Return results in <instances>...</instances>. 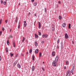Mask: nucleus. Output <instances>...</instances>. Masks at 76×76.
<instances>
[{"mask_svg":"<svg viewBox=\"0 0 76 76\" xmlns=\"http://www.w3.org/2000/svg\"><path fill=\"white\" fill-rule=\"evenodd\" d=\"M39 29L40 27H41V23L40 22H39Z\"/></svg>","mask_w":76,"mask_h":76,"instance_id":"ddd939ff","label":"nucleus"},{"mask_svg":"<svg viewBox=\"0 0 76 76\" xmlns=\"http://www.w3.org/2000/svg\"><path fill=\"white\" fill-rule=\"evenodd\" d=\"M75 64H73V66H72V70H74V69H75Z\"/></svg>","mask_w":76,"mask_h":76,"instance_id":"f8f14e48","label":"nucleus"},{"mask_svg":"<svg viewBox=\"0 0 76 76\" xmlns=\"http://www.w3.org/2000/svg\"><path fill=\"white\" fill-rule=\"evenodd\" d=\"M61 50H62V49H63V42H61Z\"/></svg>","mask_w":76,"mask_h":76,"instance_id":"0eeeda50","label":"nucleus"},{"mask_svg":"<svg viewBox=\"0 0 76 76\" xmlns=\"http://www.w3.org/2000/svg\"><path fill=\"white\" fill-rule=\"evenodd\" d=\"M11 38H12V36L10 35L9 36V37H8L9 39H10Z\"/></svg>","mask_w":76,"mask_h":76,"instance_id":"c85d7f7f","label":"nucleus"},{"mask_svg":"<svg viewBox=\"0 0 76 76\" xmlns=\"http://www.w3.org/2000/svg\"><path fill=\"white\" fill-rule=\"evenodd\" d=\"M3 4L4 5H5L6 4V2H5V1H4V2H3Z\"/></svg>","mask_w":76,"mask_h":76,"instance_id":"72a5a7b5","label":"nucleus"},{"mask_svg":"<svg viewBox=\"0 0 76 76\" xmlns=\"http://www.w3.org/2000/svg\"><path fill=\"white\" fill-rule=\"evenodd\" d=\"M24 41H25V37H23V39L22 40V42H23Z\"/></svg>","mask_w":76,"mask_h":76,"instance_id":"b1692460","label":"nucleus"},{"mask_svg":"<svg viewBox=\"0 0 76 76\" xmlns=\"http://www.w3.org/2000/svg\"><path fill=\"white\" fill-rule=\"evenodd\" d=\"M44 42L43 41H42V44H44Z\"/></svg>","mask_w":76,"mask_h":76,"instance_id":"79ce46f5","label":"nucleus"},{"mask_svg":"<svg viewBox=\"0 0 76 76\" xmlns=\"http://www.w3.org/2000/svg\"><path fill=\"white\" fill-rule=\"evenodd\" d=\"M41 56H42V54L40 52L39 53V57H41Z\"/></svg>","mask_w":76,"mask_h":76,"instance_id":"a211bd4d","label":"nucleus"},{"mask_svg":"<svg viewBox=\"0 0 76 76\" xmlns=\"http://www.w3.org/2000/svg\"><path fill=\"white\" fill-rule=\"evenodd\" d=\"M58 3H59V4H60V3H61V2H60V1H59Z\"/></svg>","mask_w":76,"mask_h":76,"instance_id":"864d4df0","label":"nucleus"},{"mask_svg":"<svg viewBox=\"0 0 76 76\" xmlns=\"http://www.w3.org/2000/svg\"><path fill=\"white\" fill-rule=\"evenodd\" d=\"M1 56H0V61H1Z\"/></svg>","mask_w":76,"mask_h":76,"instance_id":"ea45409f","label":"nucleus"},{"mask_svg":"<svg viewBox=\"0 0 76 76\" xmlns=\"http://www.w3.org/2000/svg\"><path fill=\"white\" fill-rule=\"evenodd\" d=\"M6 52H7L8 51H9V49H8V48H6Z\"/></svg>","mask_w":76,"mask_h":76,"instance_id":"aec40b11","label":"nucleus"},{"mask_svg":"<svg viewBox=\"0 0 76 76\" xmlns=\"http://www.w3.org/2000/svg\"><path fill=\"white\" fill-rule=\"evenodd\" d=\"M69 73H70V71L68 70L66 72V74L67 75H69V74H69Z\"/></svg>","mask_w":76,"mask_h":76,"instance_id":"2eb2a0df","label":"nucleus"},{"mask_svg":"<svg viewBox=\"0 0 76 76\" xmlns=\"http://www.w3.org/2000/svg\"><path fill=\"white\" fill-rule=\"evenodd\" d=\"M56 7H58V5H57Z\"/></svg>","mask_w":76,"mask_h":76,"instance_id":"052dcab7","label":"nucleus"},{"mask_svg":"<svg viewBox=\"0 0 76 76\" xmlns=\"http://www.w3.org/2000/svg\"><path fill=\"white\" fill-rule=\"evenodd\" d=\"M73 69H72L71 70V73H72V72H73Z\"/></svg>","mask_w":76,"mask_h":76,"instance_id":"c03bdc74","label":"nucleus"},{"mask_svg":"<svg viewBox=\"0 0 76 76\" xmlns=\"http://www.w3.org/2000/svg\"><path fill=\"white\" fill-rule=\"evenodd\" d=\"M34 0H32L31 2H34Z\"/></svg>","mask_w":76,"mask_h":76,"instance_id":"603ef678","label":"nucleus"},{"mask_svg":"<svg viewBox=\"0 0 76 76\" xmlns=\"http://www.w3.org/2000/svg\"><path fill=\"white\" fill-rule=\"evenodd\" d=\"M54 28L53 27L52 28V30L53 31H54Z\"/></svg>","mask_w":76,"mask_h":76,"instance_id":"e433bc0d","label":"nucleus"},{"mask_svg":"<svg viewBox=\"0 0 76 76\" xmlns=\"http://www.w3.org/2000/svg\"><path fill=\"white\" fill-rule=\"evenodd\" d=\"M64 69H66V66L64 67Z\"/></svg>","mask_w":76,"mask_h":76,"instance_id":"6e6d98bb","label":"nucleus"},{"mask_svg":"<svg viewBox=\"0 0 76 76\" xmlns=\"http://www.w3.org/2000/svg\"><path fill=\"white\" fill-rule=\"evenodd\" d=\"M37 2H34V6H36L37 5Z\"/></svg>","mask_w":76,"mask_h":76,"instance_id":"4468645a","label":"nucleus"},{"mask_svg":"<svg viewBox=\"0 0 76 76\" xmlns=\"http://www.w3.org/2000/svg\"><path fill=\"white\" fill-rule=\"evenodd\" d=\"M57 48H58V49L59 48V46H57Z\"/></svg>","mask_w":76,"mask_h":76,"instance_id":"3c124183","label":"nucleus"},{"mask_svg":"<svg viewBox=\"0 0 76 76\" xmlns=\"http://www.w3.org/2000/svg\"><path fill=\"white\" fill-rule=\"evenodd\" d=\"M35 37L36 38H38V35H37V34H35Z\"/></svg>","mask_w":76,"mask_h":76,"instance_id":"4be33fe9","label":"nucleus"},{"mask_svg":"<svg viewBox=\"0 0 76 76\" xmlns=\"http://www.w3.org/2000/svg\"><path fill=\"white\" fill-rule=\"evenodd\" d=\"M71 26V24H70V23L69 24V26H68L69 29H70V28Z\"/></svg>","mask_w":76,"mask_h":76,"instance_id":"f3484780","label":"nucleus"},{"mask_svg":"<svg viewBox=\"0 0 76 76\" xmlns=\"http://www.w3.org/2000/svg\"><path fill=\"white\" fill-rule=\"evenodd\" d=\"M1 21H3V19H2L0 20V25L1 24Z\"/></svg>","mask_w":76,"mask_h":76,"instance_id":"393cba45","label":"nucleus"},{"mask_svg":"<svg viewBox=\"0 0 76 76\" xmlns=\"http://www.w3.org/2000/svg\"><path fill=\"white\" fill-rule=\"evenodd\" d=\"M62 18L61 17V16H60L59 17V19H61Z\"/></svg>","mask_w":76,"mask_h":76,"instance_id":"7c9ffc66","label":"nucleus"},{"mask_svg":"<svg viewBox=\"0 0 76 76\" xmlns=\"http://www.w3.org/2000/svg\"><path fill=\"white\" fill-rule=\"evenodd\" d=\"M2 33V32H1V31H0V34H1Z\"/></svg>","mask_w":76,"mask_h":76,"instance_id":"de8ad7c7","label":"nucleus"},{"mask_svg":"<svg viewBox=\"0 0 76 76\" xmlns=\"http://www.w3.org/2000/svg\"><path fill=\"white\" fill-rule=\"evenodd\" d=\"M13 45H14V47L15 48V42H13Z\"/></svg>","mask_w":76,"mask_h":76,"instance_id":"a878e982","label":"nucleus"},{"mask_svg":"<svg viewBox=\"0 0 76 76\" xmlns=\"http://www.w3.org/2000/svg\"><path fill=\"white\" fill-rule=\"evenodd\" d=\"M6 0V1H7L8 0Z\"/></svg>","mask_w":76,"mask_h":76,"instance_id":"69168bd1","label":"nucleus"},{"mask_svg":"<svg viewBox=\"0 0 76 76\" xmlns=\"http://www.w3.org/2000/svg\"><path fill=\"white\" fill-rule=\"evenodd\" d=\"M19 6H20V4H19Z\"/></svg>","mask_w":76,"mask_h":76,"instance_id":"338daca9","label":"nucleus"},{"mask_svg":"<svg viewBox=\"0 0 76 76\" xmlns=\"http://www.w3.org/2000/svg\"><path fill=\"white\" fill-rule=\"evenodd\" d=\"M35 53L37 54L38 53V49H37L35 50Z\"/></svg>","mask_w":76,"mask_h":76,"instance_id":"39448f33","label":"nucleus"},{"mask_svg":"<svg viewBox=\"0 0 76 76\" xmlns=\"http://www.w3.org/2000/svg\"><path fill=\"white\" fill-rule=\"evenodd\" d=\"M45 37V35L43 34V35H42L43 38H44Z\"/></svg>","mask_w":76,"mask_h":76,"instance_id":"37998d69","label":"nucleus"},{"mask_svg":"<svg viewBox=\"0 0 76 76\" xmlns=\"http://www.w3.org/2000/svg\"><path fill=\"white\" fill-rule=\"evenodd\" d=\"M65 39H67L69 38V36H68L67 33L65 34Z\"/></svg>","mask_w":76,"mask_h":76,"instance_id":"f03ea898","label":"nucleus"},{"mask_svg":"<svg viewBox=\"0 0 76 76\" xmlns=\"http://www.w3.org/2000/svg\"><path fill=\"white\" fill-rule=\"evenodd\" d=\"M72 75H73V72H72Z\"/></svg>","mask_w":76,"mask_h":76,"instance_id":"0e129e2a","label":"nucleus"},{"mask_svg":"<svg viewBox=\"0 0 76 76\" xmlns=\"http://www.w3.org/2000/svg\"><path fill=\"white\" fill-rule=\"evenodd\" d=\"M20 28V25H19V26L18 27V28Z\"/></svg>","mask_w":76,"mask_h":76,"instance_id":"8fccbe9b","label":"nucleus"},{"mask_svg":"<svg viewBox=\"0 0 76 76\" xmlns=\"http://www.w3.org/2000/svg\"><path fill=\"white\" fill-rule=\"evenodd\" d=\"M21 56H23V54H21Z\"/></svg>","mask_w":76,"mask_h":76,"instance_id":"680f3d73","label":"nucleus"},{"mask_svg":"<svg viewBox=\"0 0 76 76\" xmlns=\"http://www.w3.org/2000/svg\"><path fill=\"white\" fill-rule=\"evenodd\" d=\"M32 51V49H30L29 50V53H31V52Z\"/></svg>","mask_w":76,"mask_h":76,"instance_id":"6ab92c4d","label":"nucleus"},{"mask_svg":"<svg viewBox=\"0 0 76 76\" xmlns=\"http://www.w3.org/2000/svg\"><path fill=\"white\" fill-rule=\"evenodd\" d=\"M45 13L47 12V9H46V8H45Z\"/></svg>","mask_w":76,"mask_h":76,"instance_id":"473e14b6","label":"nucleus"},{"mask_svg":"<svg viewBox=\"0 0 76 76\" xmlns=\"http://www.w3.org/2000/svg\"><path fill=\"white\" fill-rule=\"evenodd\" d=\"M2 29L3 30V32H4V27H2Z\"/></svg>","mask_w":76,"mask_h":76,"instance_id":"c756f323","label":"nucleus"},{"mask_svg":"<svg viewBox=\"0 0 76 76\" xmlns=\"http://www.w3.org/2000/svg\"><path fill=\"white\" fill-rule=\"evenodd\" d=\"M52 55L53 56H55V52L53 51L52 53Z\"/></svg>","mask_w":76,"mask_h":76,"instance_id":"6e6552de","label":"nucleus"},{"mask_svg":"<svg viewBox=\"0 0 76 76\" xmlns=\"http://www.w3.org/2000/svg\"><path fill=\"white\" fill-rule=\"evenodd\" d=\"M37 16V14H34V16Z\"/></svg>","mask_w":76,"mask_h":76,"instance_id":"5fc2aeb1","label":"nucleus"},{"mask_svg":"<svg viewBox=\"0 0 76 76\" xmlns=\"http://www.w3.org/2000/svg\"><path fill=\"white\" fill-rule=\"evenodd\" d=\"M31 15V12H29V14H28V16H29V15Z\"/></svg>","mask_w":76,"mask_h":76,"instance_id":"49530a36","label":"nucleus"},{"mask_svg":"<svg viewBox=\"0 0 76 76\" xmlns=\"http://www.w3.org/2000/svg\"><path fill=\"white\" fill-rule=\"evenodd\" d=\"M12 31V29H11L10 30V32H11Z\"/></svg>","mask_w":76,"mask_h":76,"instance_id":"13d9d810","label":"nucleus"},{"mask_svg":"<svg viewBox=\"0 0 76 76\" xmlns=\"http://www.w3.org/2000/svg\"><path fill=\"white\" fill-rule=\"evenodd\" d=\"M17 67L18 68H19V69H20V64H17Z\"/></svg>","mask_w":76,"mask_h":76,"instance_id":"1a4fd4ad","label":"nucleus"},{"mask_svg":"<svg viewBox=\"0 0 76 76\" xmlns=\"http://www.w3.org/2000/svg\"><path fill=\"white\" fill-rule=\"evenodd\" d=\"M18 54H17V55H15V57H18Z\"/></svg>","mask_w":76,"mask_h":76,"instance_id":"58836bf2","label":"nucleus"},{"mask_svg":"<svg viewBox=\"0 0 76 76\" xmlns=\"http://www.w3.org/2000/svg\"><path fill=\"white\" fill-rule=\"evenodd\" d=\"M17 63H18V61H15L13 63V66H15L16 64H17Z\"/></svg>","mask_w":76,"mask_h":76,"instance_id":"20e7f679","label":"nucleus"},{"mask_svg":"<svg viewBox=\"0 0 76 76\" xmlns=\"http://www.w3.org/2000/svg\"><path fill=\"white\" fill-rule=\"evenodd\" d=\"M38 34H39V35H41V32L39 31H38Z\"/></svg>","mask_w":76,"mask_h":76,"instance_id":"cd10ccee","label":"nucleus"},{"mask_svg":"<svg viewBox=\"0 0 76 76\" xmlns=\"http://www.w3.org/2000/svg\"><path fill=\"white\" fill-rule=\"evenodd\" d=\"M66 65H68L69 64V62H68V61H66Z\"/></svg>","mask_w":76,"mask_h":76,"instance_id":"5701e85b","label":"nucleus"},{"mask_svg":"<svg viewBox=\"0 0 76 76\" xmlns=\"http://www.w3.org/2000/svg\"><path fill=\"white\" fill-rule=\"evenodd\" d=\"M8 22V20H5V23H7V22Z\"/></svg>","mask_w":76,"mask_h":76,"instance_id":"f704fd0d","label":"nucleus"},{"mask_svg":"<svg viewBox=\"0 0 76 76\" xmlns=\"http://www.w3.org/2000/svg\"><path fill=\"white\" fill-rule=\"evenodd\" d=\"M15 20H18V17H16V19H15Z\"/></svg>","mask_w":76,"mask_h":76,"instance_id":"09e8293b","label":"nucleus"},{"mask_svg":"<svg viewBox=\"0 0 76 76\" xmlns=\"http://www.w3.org/2000/svg\"><path fill=\"white\" fill-rule=\"evenodd\" d=\"M23 26L24 27H26V21H24Z\"/></svg>","mask_w":76,"mask_h":76,"instance_id":"7ed1b4c3","label":"nucleus"},{"mask_svg":"<svg viewBox=\"0 0 76 76\" xmlns=\"http://www.w3.org/2000/svg\"><path fill=\"white\" fill-rule=\"evenodd\" d=\"M73 43H74V42H73Z\"/></svg>","mask_w":76,"mask_h":76,"instance_id":"774afa93","label":"nucleus"},{"mask_svg":"<svg viewBox=\"0 0 76 76\" xmlns=\"http://www.w3.org/2000/svg\"><path fill=\"white\" fill-rule=\"evenodd\" d=\"M35 47H37L38 45V43H37V42L36 41L35 42Z\"/></svg>","mask_w":76,"mask_h":76,"instance_id":"423d86ee","label":"nucleus"},{"mask_svg":"<svg viewBox=\"0 0 76 76\" xmlns=\"http://www.w3.org/2000/svg\"><path fill=\"white\" fill-rule=\"evenodd\" d=\"M15 22H17V20H15Z\"/></svg>","mask_w":76,"mask_h":76,"instance_id":"bf43d9fd","label":"nucleus"},{"mask_svg":"<svg viewBox=\"0 0 76 76\" xmlns=\"http://www.w3.org/2000/svg\"><path fill=\"white\" fill-rule=\"evenodd\" d=\"M20 21H19V25H20Z\"/></svg>","mask_w":76,"mask_h":76,"instance_id":"a18cd8bd","label":"nucleus"},{"mask_svg":"<svg viewBox=\"0 0 76 76\" xmlns=\"http://www.w3.org/2000/svg\"><path fill=\"white\" fill-rule=\"evenodd\" d=\"M13 55H14L13 53L12 54V53H11L10 54V55L12 57L13 56Z\"/></svg>","mask_w":76,"mask_h":76,"instance_id":"bb28decb","label":"nucleus"},{"mask_svg":"<svg viewBox=\"0 0 76 76\" xmlns=\"http://www.w3.org/2000/svg\"><path fill=\"white\" fill-rule=\"evenodd\" d=\"M34 58H35V56L34 55H33L32 57L33 61H34Z\"/></svg>","mask_w":76,"mask_h":76,"instance_id":"dca6fc26","label":"nucleus"},{"mask_svg":"<svg viewBox=\"0 0 76 76\" xmlns=\"http://www.w3.org/2000/svg\"><path fill=\"white\" fill-rule=\"evenodd\" d=\"M43 64H44V63H45V62H43Z\"/></svg>","mask_w":76,"mask_h":76,"instance_id":"e2e57ef3","label":"nucleus"},{"mask_svg":"<svg viewBox=\"0 0 76 76\" xmlns=\"http://www.w3.org/2000/svg\"><path fill=\"white\" fill-rule=\"evenodd\" d=\"M35 70V66H33L32 67V71H34Z\"/></svg>","mask_w":76,"mask_h":76,"instance_id":"9b49d317","label":"nucleus"},{"mask_svg":"<svg viewBox=\"0 0 76 76\" xmlns=\"http://www.w3.org/2000/svg\"><path fill=\"white\" fill-rule=\"evenodd\" d=\"M59 42H60V40H59V39H58L57 40V43L58 44V43H59Z\"/></svg>","mask_w":76,"mask_h":76,"instance_id":"2f4dec72","label":"nucleus"},{"mask_svg":"<svg viewBox=\"0 0 76 76\" xmlns=\"http://www.w3.org/2000/svg\"><path fill=\"white\" fill-rule=\"evenodd\" d=\"M1 4H3V1H2L1 0Z\"/></svg>","mask_w":76,"mask_h":76,"instance_id":"c9c22d12","label":"nucleus"},{"mask_svg":"<svg viewBox=\"0 0 76 76\" xmlns=\"http://www.w3.org/2000/svg\"><path fill=\"white\" fill-rule=\"evenodd\" d=\"M66 26V23H64L62 25V26L64 28L65 26Z\"/></svg>","mask_w":76,"mask_h":76,"instance_id":"9d476101","label":"nucleus"},{"mask_svg":"<svg viewBox=\"0 0 76 76\" xmlns=\"http://www.w3.org/2000/svg\"><path fill=\"white\" fill-rule=\"evenodd\" d=\"M26 54H28V52H27L26 53Z\"/></svg>","mask_w":76,"mask_h":76,"instance_id":"4d7b16f0","label":"nucleus"},{"mask_svg":"<svg viewBox=\"0 0 76 76\" xmlns=\"http://www.w3.org/2000/svg\"><path fill=\"white\" fill-rule=\"evenodd\" d=\"M7 42L8 45H9V44H10V43H9V40H8Z\"/></svg>","mask_w":76,"mask_h":76,"instance_id":"412c9836","label":"nucleus"},{"mask_svg":"<svg viewBox=\"0 0 76 76\" xmlns=\"http://www.w3.org/2000/svg\"><path fill=\"white\" fill-rule=\"evenodd\" d=\"M42 69L43 71H44V68L43 67L42 68Z\"/></svg>","mask_w":76,"mask_h":76,"instance_id":"a19ab883","label":"nucleus"},{"mask_svg":"<svg viewBox=\"0 0 76 76\" xmlns=\"http://www.w3.org/2000/svg\"><path fill=\"white\" fill-rule=\"evenodd\" d=\"M58 56H57L56 58L55 61H53L52 63V65L54 67H56L57 65V62H58Z\"/></svg>","mask_w":76,"mask_h":76,"instance_id":"f257e3e1","label":"nucleus"},{"mask_svg":"<svg viewBox=\"0 0 76 76\" xmlns=\"http://www.w3.org/2000/svg\"><path fill=\"white\" fill-rule=\"evenodd\" d=\"M47 37H48V35L47 34H46L45 35V38H47Z\"/></svg>","mask_w":76,"mask_h":76,"instance_id":"4c0bfd02","label":"nucleus"}]
</instances>
